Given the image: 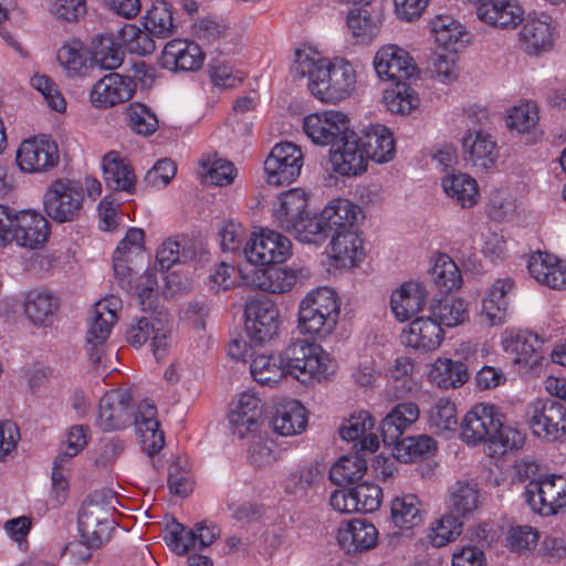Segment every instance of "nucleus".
<instances>
[{"mask_svg":"<svg viewBox=\"0 0 566 566\" xmlns=\"http://www.w3.org/2000/svg\"><path fill=\"white\" fill-rule=\"evenodd\" d=\"M338 370L337 360L319 344L296 339L277 354L258 355L250 364L252 378L274 387L292 377L303 385L329 381Z\"/></svg>","mask_w":566,"mask_h":566,"instance_id":"f257e3e1","label":"nucleus"},{"mask_svg":"<svg viewBox=\"0 0 566 566\" xmlns=\"http://www.w3.org/2000/svg\"><path fill=\"white\" fill-rule=\"evenodd\" d=\"M292 73L307 77L311 94L323 103H340L356 91L357 73L354 65L340 56L325 57L311 45L295 50Z\"/></svg>","mask_w":566,"mask_h":566,"instance_id":"f03ea898","label":"nucleus"},{"mask_svg":"<svg viewBox=\"0 0 566 566\" xmlns=\"http://www.w3.org/2000/svg\"><path fill=\"white\" fill-rule=\"evenodd\" d=\"M342 301L337 293L328 286L311 290L298 303V333L314 340H323L335 331Z\"/></svg>","mask_w":566,"mask_h":566,"instance_id":"7ed1b4c3","label":"nucleus"},{"mask_svg":"<svg viewBox=\"0 0 566 566\" xmlns=\"http://www.w3.org/2000/svg\"><path fill=\"white\" fill-rule=\"evenodd\" d=\"M114 495L94 492L83 503L78 513V532L81 538L94 546H101L109 539L115 527L113 501Z\"/></svg>","mask_w":566,"mask_h":566,"instance_id":"20e7f679","label":"nucleus"},{"mask_svg":"<svg viewBox=\"0 0 566 566\" xmlns=\"http://www.w3.org/2000/svg\"><path fill=\"white\" fill-rule=\"evenodd\" d=\"M525 422L533 436L547 442L566 441V407L552 399H535L526 406Z\"/></svg>","mask_w":566,"mask_h":566,"instance_id":"39448f33","label":"nucleus"},{"mask_svg":"<svg viewBox=\"0 0 566 566\" xmlns=\"http://www.w3.org/2000/svg\"><path fill=\"white\" fill-rule=\"evenodd\" d=\"M171 332L172 326L166 313H150L135 317L125 332V338L135 348H140L150 340L153 355L160 360L170 346Z\"/></svg>","mask_w":566,"mask_h":566,"instance_id":"423d86ee","label":"nucleus"},{"mask_svg":"<svg viewBox=\"0 0 566 566\" xmlns=\"http://www.w3.org/2000/svg\"><path fill=\"white\" fill-rule=\"evenodd\" d=\"M558 36L557 22L544 12H532L525 15L518 32L522 50L535 57L554 51Z\"/></svg>","mask_w":566,"mask_h":566,"instance_id":"0eeeda50","label":"nucleus"},{"mask_svg":"<svg viewBox=\"0 0 566 566\" xmlns=\"http://www.w3.org/2000/svg\"><path fill=\"white\" fill-rule=\"evenodd\" d=\"M528 505L542 515H554L566 507V476L557 473L541 474L525 489Z\"/></svg>","mask_w":566,"mask_h":566,"instance_id":"6e6552de","label":"nucleus"},{"mask_svg":"<svg viewBox=\"0 0 566 566\" xmlns=\"http://www.w3.org/2000/svg\"><path fill=\"white\" fill-rule=\"evenodd\" d=\"M247 261L253 265L281 264L292 255L289 238L271 229L253 232L243 247Z\"/></svg>","mask_w":566,"mask_h":566,"instance_id":"1a4fd4ad","label":"nucleus"},{"mask_svg":"<svg viewBox=\"0 0 566 566\" xmlns=\"http://www.w3.org/2000/svg\"><path fill=\"white\" fill-rule=\"evenodd\" d=\"M83 199V190L77 182L57 179L44 192L43 207L52 220L71 222L78 217Z\"/></svg>","mask_w":566,"mask_h":566,"instance_id":"9d476101","label":"nucleus"},{"mask_svg":"<svg viewBox=\"0 0 566 566\" xmlns=\"http://www.w3.org/2000/svg\"><path fill=\"white\" fill-rule=\"evenodd\" d=\"M261 398L251 390L239 394L228 411L229 429L233 437L243 440L258 436L263 427Z\"/></svg>","mask_w":566,"mask_h":566,"instance_id":"9b49d317","label":"nucleus"},{"mask_svg":"<svg viewBox=\"0 0 566 566\" xmlns=\"http://www.w3.org/2000/svg\"><path fill=\"white\" fill-rule=\"evenodd\" d=\"M59 160V147L48 135L23 139L15 151L17 166L24 174L46 172L57 166Z\"/></svg>","mask_w":566,"mask_h":566,"instance_id":"f8f14e48","label":"nucleus"},{"mask_svg":"<svg viewBox=\"0 0 566 566\" xmlns=\"http://www.w3.org/2000/svg\"><path fill=\"white\" fill-rule=\"evenodd\" d=\"M245 332L251 342L266 344L279 334L280 310L268 297L252 298L245 305Z\"/></svg>","mask_w":566,"mask_h":566,"instance_id":"ddd939ff","label":"nucleus"},{"mask_svg":"<svg viewBox=\"0 0 566 566\" xmlns=\"http://www.w3.org/2000/svg\"><path fill=\"white\" fill-rule=\"evenodd\" d=\"M501 347L514 365L525 370L542 366L545 357L543 340L528 331L505 329L501 334Z\"/></svg>","mask_w":566,"mask_h":566,"instance_id":"4468645a","label":"nucleus"},{"mask_svg":"<svg viewBox=\"0 0 566 566\" xmlns=\"http://www.w3.org/2000/svg\"><path fill=\"white\" fill-rule=\"evenodd\" d=\"M302 166L300 147L290 142L279 143L264 160L265 180L276 187L290 185L300 176Z\"/></svg>","mask_w":566,"mask_h":566,"instance_id":"2eb2a0df","label":"nucleus"},{"mask_svg":"<svg viewBox=\"0 0 566 566\" xmlns=\"http://www.w3.org/2000/svg\"><path fill=\"white\" fill-rule=\"evenodd\" d=\"M476 19L500 31H513L525 18V9L518 0H469Z\"/></svg>","mask_w":566,"mask_h":566,"instance_id":"dca6fc26","label":"nucleus"},{"mask_svg":"<svg viewBox=\"0 0 566 566\" xmlns=\"http://www.w3.org/2000/svg\"><path fill=\"white\" fill-rule=\"evenodd\" d=\"M501 418L504 416L496 406L486 402L475 403L462 418L461 440L473 447L486 444Z\"/></svg>","mask_w":566,"mask_h":566,"instance_id":"f3484780","label":"nucleus"},{"mask_svg":"<svg viewBox=\"0 0 566 566\" xmlns=\"http://www.w3.org/2000/svg\"><path fill=\"white\" fill-rule=\"evenodd\" d=\"M368 157L357 134L349 129L329 151L332 169L345 177L360 176L367 171Z\"/></svg>","mask_w":566,"mask_h":566,"instance_id":"a211bd4d","label":"nucleus"},{"mask_svg":"<svg viewBox=\"0 0 566 566\" xmlns=\"http://www.w3.org/2000/svg\"><path fill=\"white\" fill-rule=\"evenodd\" d=\"M349 130V119L339 111H323L308 114L303 119V132L318 146L336 144Z\"/></svg>","mask_w":566,"mask_h":566,"instance_id":"6ab92c4d","label":"nucleus"},{"mask_svg":"<svg viewBox=\"0 0 566 566\" xmlns=\"http://www.w3.org/2000/svg\"><path fill=\"white\" fill-rule=\"evenodd\" d=\"M120 310L122 300L115 295H109L95 303L86 333L87 352L92 360L98 359V347L109 337Z\"/></svg>","mask_w":566,"mask_h":566,"instance_id":"aec40b11","label":"nucleus"},{"mask_svg":"<svg viewBox=\"0 0 566 566\" xmlns=\"http://www.w3.org/2000/svg\"><path fill=\"white\" fill-rule=\"evenodd\" d=\"M134 262L135 260H130L114 252V273L123 289L136 294L143 311L151 310L157 295L158 273L155 270H147L133 282L132 265Z\"/></svg>","mask_w":566,"mask_h":566,"instance_id":"412c9836","label":"nucleus"},{"mask_svg":"<svg viewBox=\"0 0 566 566\" xmlns=\"http://www.w3.org/2000/svg\"><path fill=\"white\" fill-rule=\"evenodd\" d=\"M374 67L379 78L385 81H406L418 73L410 53L396 44L379 48L374 57Z\"/></svg>","mask_w":566,"mask_h":566,"instance_id":"4be33fe9","label":"nucleus"},{"mask_svg":"<svg viewBox=\"0 0 566 566\" xmlns=\"http://www.w3.org/2000/svg\"><path fill=\"white\" fill-rule=\"evenodd\" d=\"M133 415L129 392L125 389H114L101 399L96 424L107 432L123 430L132 423Z\"/></svg>","mask_w":566,"mask_h":566,"instance_id":"5701e85b","label":"nucleus"},{"mask_svg":"<svg viewBox=\"0 0 566 566\" xmlns=\"http://www.w3.org/2000/svg\"><path fill=\"white\" fill-rule=\"evenodd\" d=\"M298 280V271L291 266H272L241 271L243 285L271 294L290 292Z\"/></svg>","mask_w":566,"mask_h":566,"instance_id":"b1692460","label":"nucleus"},{"mask_svg":"<svg viewBox=\"0 0 566 566\" xmlns=\"http://www.w3.org/2000/svg\"><path fill=\"white\" fill-rule=\"evenodd\" d=\"M136 84L129 76L109 73L98 80L90 91V102L95 108L106 109L129 101Z\"/></svg>","mask_w":566,"mask_h":566,"instance_id":"393cba45","label":"nucleus"},{"mask_svg":"<svg viewBox=\"0 0 566 566\" xmlns=\"http://www.w3.org/2000/svg\"><path fill=\"white\" fill-rule=\"evenodd\" d=\"M514 281L510 277L495 280L488 286L481 300L480 315L490 326H501L509 318L510 296L514 292Z\"/></svg>","mask_w":566,"mask_h":566,"instance_id":"a878e982","label":"nucleus"},{"mask_svg":"<svg viewBox=\"0 0 566 566\" xmlns=\"http://www.w3.org/2000/svg\"><path fill=\"white\" fill-rule=\"evenodd\" d=\"M464 159L478 171H489L500 157L493 136L482 129L468 130L462 137Z\"/></svg>","mask_w":566,"mask_h":566,"instance_id":"bb28decb","label":"nucleus"},{"mask_svg":"<svg viewBox=\"0 0 566 566\" xmlns=\"http://www.w3.org/2000/svg\"><path fill=\"white\" fill-rule=\"evenodd\" d=\"M160 65L172 72H195L205 61L199 44L187 39H174L167 42L160 55Z\"/></svg>","mask_w":566,"mask_h":566,"instance_id":"cd10ccee","label":"nucleus"},{"mask_svg":"<svg viewBox=\"0 0 566 566\" xmlns=\"http://www.w3.org/2000/svg\"><path fill=\"white\" fill-rule=\"evenodd\" d=\"M527 270L538 284L556 291L566 290V259L537 251L530 255Z\"/></svg>","mask_w":566,"mask_h":566,"instance_id":"c85d7f7f","label":"nucleus"},{"mask_svg":"<svg viewBox=\"0 0 566 566\" xmlns=\"http://www.w3.org/2000/svg\"><path fill=\"white\" fill-rule=\"evenodd\" d=\"M379 533L376 526L364 518H353L343 523L336 539L338 545L348 554H358L376 547Z\"/></svg>","mask_w":566,"mask_h":566,"instance_id":"c756f323","label":"nucleus"},{"mask_svg":"<svg viewBox=\"0 0 566 566\" xmlns=\"http://www.w3.org/2000/svg\"><path fill=\"white\" fill-rule=\"evenodd\" d=\"M402 340L415 350L431 353L443 343L444 331L431 315L418 316L403 329Z\"/></svg>","mask_w":566,"mask_h":566,"instance_id":"7c9ffc66","label":"nucleus"},{"mask_svg":"<svg viewBox=\"0 0 566 566\" xmlns=\"http://www.w3.org/2000/svg\"><path fill=\"white\" fill-rule=\"evenodd\" d=\"M50 224L46 218L35 210L15 213L13 241L23 248H41L49 239Z\"/></svg>","mask_w":566,"mask_h":566,"instance_id":"2f4dec72","label":"nucleus"},{"mask_svg":"<svg viewBox=\"0 0 566 566\" xmlns=\"http://www.w3.org/2000/svg\"><path fill=\"white\" fill-rule=\"evenodd\" d=\"M308 198L304 190L293 188L280 195L273 206V218L276 224L291 232L307 212Z\"/></svg>","mask_w":566,"mask_h":566,"instance_id":"473e14b6","label":"nucleus"},{"mask_svg":"<svg viewBox=\"0 0 566 566\" xmlns=\"http://www.w3.org/2000/svg\"><path fill=\"white\" fill-rule=\"evenodd\" d=\"M448 512L459 518H468L482 504V495L478 483L469 480H457L448 486L446 499Z\"/></svg>","mask_w":566,"mask_h":566,"instance_id":"72a5a7b5","label":"nucleus"},{"mask_svg":"<svg viewBox=\"0 0 566 566\" xmlns=\"http://www.w3.org/2000/svg\"><path fill=\"white\" fill-rule=\"evenodd\" d=\"M360 213V208L345 198L329 200L321 211L328 237L358 230L356 222Z\"/></svg>","mask_w":566,"mask_h":566,"instance_id":"f704fd0d","label":"nucleus"},{"mask_svg":"<svg viewBox=\"0 0 566 566\" xmlns=\"http://www.w3.org/2000/svg\"><path fill=\"white\" fill-rule=\"evenodd\" d=\"M390 522L399 531H412L420 526L426 516L422 500L415 493L395 495L389 503Z\"/></svg>","mask_w":566,"mask_h":566,"instance_id":"c9c22d12","label":"nucleus"},{"mask_svg":"<svg viewBox=\"0 0 566 566\" xmlns=\"http://www.w3.org/2000/svg\"><path fill=\"white\" fill-rule=\"evenodd\" d=\"M420 417V408L413 401H402L394 406L380 421V431L385 444L397 442L409 431Z\"/></svg>","mask_w":566,"mask_h":566,"instance_id":"e433bc0d","label":"nucleus"},{"mask_svg":"<svg viewBox=\"0 0 566 566\" xmlns=\"http://www.w3.org/2000/svg\"><path fill=\"white\" fill-rule=\"evenodd\" d=\"M328 255L336 268L358 266L365 258L364 242L358 230L329 237Z\"/></svg>","mask_w":566,"mask_h":566,"instance_id":"4c0bfd02","label":"nucleus"},{"mask_svg":"<svg viewBox=\"0 0 566 566\" xmlns=\"http://www.w3.org/2000/svg\"><path fill=\"white\" fill-rule=\"evenodd\" d=\"M134 423L144 451L156 454L165 444L164 432L159 428L156 407L150 401L139 403Z\"/></svg>","mask_w":566,"mask_h":566,"instance_id":"58836bf2","label":"nucleus"},{"mask_svg":"<svg viewBox=\"0 0 566 566\" xmlns=\"http://www.w3.org/2000/svg\"><path fill=\"white\" fill-rule=\"evenodd\" d=\"M428 292L423 284L415 281L405 282L392 291L390 308L399 322H406L418 314L426 305Z\"/></svg>","mask_w":566,"mask_h":566,"instance_id":"ea45409f","label":"nucleus"},{"mask_svg":"<svg viewBox=\"0 0 566 566\" xmlns=\"http://www.w3.org/2000/svg\"><path fill=\"white\" fill-rule=\"evenodd\" d=\"M361 144L369 160L387 164L395 158L396 140L391 129L382 124H369L361 130Z\"/></svg>","mask_w":566,"mask_h":566,"instance_id":"a19ab883","label":"nucleus"},{"mask_svg":"<svg viewBox=\"0 0 566 566\" xmlns=\"http://www.w3.org/2000/svg\"><path fill=\"white\" fill-rule=\"evenodd\" d=\"M426 379L439 389H457L469 380V371L462 361L438 357L426 366Z\"/></svg>","mask_w":566,"mask_h":566,"instance_id":"79ce46f5","label":"nucleus"},{"mask_svg":"<svg viewBox=\"0 0 566 566\" xmlns=\"http://www.w3.org/2000/svg\"><path fill=\"white\" fill-rule=\"evenodd\" d=\"M375 420L370 412L359 410L345 419L339 428L342 439L346 441L359 440L360 449L375 452L379 448V437L373 432Z\"/></svg>","mask_w":566,"mask_h":566,"instance_id":"37998d69","label":"nucleus"},{"mask_svg":"<svg viewBox=\"0 0 566 566\" xmlns=\"http://www.w3.org/2000/svg\"><path fill=\"white\" fill-rule=\"evenodd\" d=\"M105 184L117 191L134 192L136 175L126 157L117 151H108L102 159Z\"/></svg>","mask_w":566,"mask_h":566,"instance_id":"c03bdc74","label":"nucleus"},{"mask_svg":"<svg viewBox=\"0 0 566 566\" xmlns=\"http://www.w3.org/2000/svg\"><path fill=\"white\" fill-rule=\"evenodd\" d=\"M434 42L446 50L458 52L469 42L467 28L451 15H437L430 22Z\"/></svg>","mask_w":566,"mask_h":566,"instance_id":"a18cd8bd","label":"nucleus"},{"mask_svg":"<svg viewBox=\"0 0 566 566\" xmlns=\"http://www.w3.org/2000/svg\"><path fill=\"white\" fill-rule=\"evenodd\" d=\"M274 432L283 437L296 436L305 431L307 411L297 400L283 401L276 407L271 420Z\"/></svg>","mask_w":566,"mask_h":566,"instance_id":"49530a36","label":"nucleus"},{"mask_svg":"<svg viewBox=\"0 0 566 566\" xmlns=\"http://www.w3.org/2000/svg\"><path fill=\"white\" fill-rule=\"evenodd\" d=\"M60 66L72 78H83L90 75L93 66L91 52L78 40L64 43L56 54Z\"/></svg>","mask_w":566,"mask_h":566,"instance_id":"de8ad7c7","label":"nucleus"},{"mask_svg":"<svg viewBox=\"0 0 566 566\" xmlns=\"http://www.w3.org/2000/svg\"><path fill=\"white\" fill-rule=\"evenodd\" d=\"M57 308V298L46 290H31L23 295L24 314L34 326L51 325Z\"/></svg>","mask_w":566,"mask_h":566,"instance_id":"09e8293b","label":"nucleus"},{"mask_svg":"<svg viewBox=\"0 0 566 566\" xmlns=\"http://www.w3.org/2000/svg\"><path fill=\"white\" fill-rule=\"evenodd\" d=\"M441 187L446 196L468 209L474 207L480 199L478 181L467 172H452L441 179Z\"/></svg>","mask_w":566,"mask_h":566,"instance_id":"8fccbe9b","label":"nucleus"},{"mask_svg":"<svg viewBox=\"0 0 566 566\" xmlns=\"http://www.w3.org/2000/svg\"><path fill=\"white\" fill-rule=\"evenodd\" d=\"M392 447V457L400 462L409 463L418 459L431 457L438 450V442L428 434L407 436L399 438Z\"/></svg>","mask_w":566,"mask_h":566,"instance_id":"3c124183","label":"nucleus"},{"mask_svg":"<svg viewBox=\"0 0 566 566\" xmlns=\"http://www.w3.org/2000/svg\"><path fill=\"white\" fill-rule=\"evenodd\" d=\"M430 314L440 327L453 328L469 322V304L458 296L446 297L431 305Z\"/></svg>","mask_w":566,"mask_h":566,"instance_id":"603ef678","label":"nucleus"},{"mask_svg":"<svg viewBox=\"0 0 566 566\" xmlns=\"http://www.w3.org/2000/svg\"><path fill=\"white\" fill-rule=\"evenodd\" d=\"M142 24L153 38L165 39L177 30L171 7L165 0H157L147 9L142 17Z\"/></svg>","mask_w":566,"mask_h":566,"instance_id":"864d4df0","label":"nucleus"},{"mask_svg":"<svg viewBox=\"0 0 566 566\" xmlns=\"http://www.w3.org/2000/svg\"><path fill=\"white\" fill-rule=\"evenodd\" d=\"M503 419L497 422L495 432L485 444L490 454L494 457L522 449L526 440V434L518 427L505 423Z\"/></svg>","mask_w":566,"mask_h":566,"instance_id":"5fc2aeb1","label":"nucleus"},{"mask_svg":"<svg viewBox=\"0 0 566 566\" xmlns=\"http://www.w3.org/2000/svg\"><path fill=\"white\" fill-rule=\"evenodd\" d=\"M346 25L357 42L367 43L378 35L382 20L366 9H352L346 15Z\"/></svg>","mask_w":566,"mask_h":566,"instance_id":"6e6d98bb","label":"nucleus"},{"mask_svg":"<svg viewBox=\"0 0 566 566\" xmlns=\"http://www.w3.org/2000/svg\"><path fill=\"white\" fill-rule=\"evenodd\" d=\"M539 123V109L535 102L524 101L507 109L505 124L510 132L526 135L535 132Z\"/></svg>","mask_w":566,"mask_h":566,"instance_id":"4d7b16f0","label":"nucleus"},{"mask_svg":"<svg viewBox=\"0 0 566 566\" xmlns=\"http://www.w3.org/2000/svg\"><path fill=\"white\" fill-rule=\"evenodd\" d=\"M429 428L436 433L452 432L458 426V410L454 401L448 397L433 400L427 410Z\"/></svg>","mask_w":566,"mask_h":566,"instance_id":"13d9d810","label":"nucleus"},{"mask_svg":"<svg viewBox=\"0 0 566 566\" xmlns=\"http://www.w3.org/2000/svg\"><path fill=\"white\" fill-rule=\"evenodd\" d=\"M463 531V522L450 512L433 520L427 528V541L433 547H443L454 542Z\"/></svg>","mask_w":566,"mask_h":566,"instance_id":"bf43d9fd","label":"nucleus"},{"mask_svg":"<svg viewBox=\"0 0 566 566\" xmlns=\"http://www.w3.org/2000/svg\"><path fill=\"white\" fill-rule=\"evenodd\" d=\"M382 102L390 113L408 115L418 108L420 98L406 81H397L392 87L384 91Z\"/></svg>","mask_w":566,"mask_h":566,"instance_id":"052dcab7","label":"nucleus"},{"mask_svg":"<svg viewBox=\"0 0 566 566\" xmlns=\"http://www.w3.org/2000/svg\"><path fill=\"white\" fill-rule=\"evenodd\" d=\"M431 274L433 283L440 292L448 293L462 286L461 272L448 254L440 253L436 256Z\"/></svg>","mask_w":566,"mask_h":566,"instance_id":"680f3d73","label":"nucleus"},{"mask_svg":"<svg viewBox=\"0 0 566 566\" xmlns=\"http://www.w3.org/2000/svg\"><path fill=\"white\" fill-rule=\"evenodd\" d=\"M415 361L407 356L397 357L388 369V379L396 399L409 396L415 387Z\"/></svg>","mask_w":566,"mask_h":566,"instance_id":"e2e57ef3","label":"nucleus"},{"mask_svg":"<svg viewBox=\"0 0 566 566\" xmlns=\"http://www.w3.org/2000/svg\"><path fill=\"white\" fill-rule=\"evenodd\" d=\"M116 40L129 53L145 56L153 53L156 49L153 36L136 24L126 23L117 32Z\"/></svg>","mask_w":566,"mask_h":566,"instance_id":"0e129e2a","label":"nucleus"},{"mask_svg":"<svg viewBox=\"0 0 566 566\" xmlns=\"http://www.w3.org/2000/svg\"><path fill=\"white\" fill-rule=\"evenodd\" d=\"M199 175L207 184L227 186L235 178L237 169L229 160L213 155L201 159Z\"/></svg>","mask_w":566,"mask_h":566,"instance_id":"69168bd1","label":"nucleus"},{"mask_svg":"<svg viewBox=\"0 0 566 566\" xmlns=\"http://www.w3.org/2000/svg\"><path fill=\"white\" fill-rule=\"evenodd\" d=\"M120 46L112 35H98L91 52L93 66L96 64L105 70H115L120 66L124 61V52Z\"/></svg>","mask_w":566,"mask_h":566,"instance_id":"338daca9","label":"nucleus"},{"mask_svg":"<svg viewBox=\"0 0 566 566\" xmlns=\"http://www.w3.org/2000/svg\"><path fill=\"white\" fill-rule=\"evenodd\" d=\"M167 547L176 555L185 556L196 549V537L192 528H187L175 518L168 521L163 532Z\"/></svg>","mask_w":566,"mask_h":566,"instance_id":"774afa93","label":"nucleus"}]
</instances>
